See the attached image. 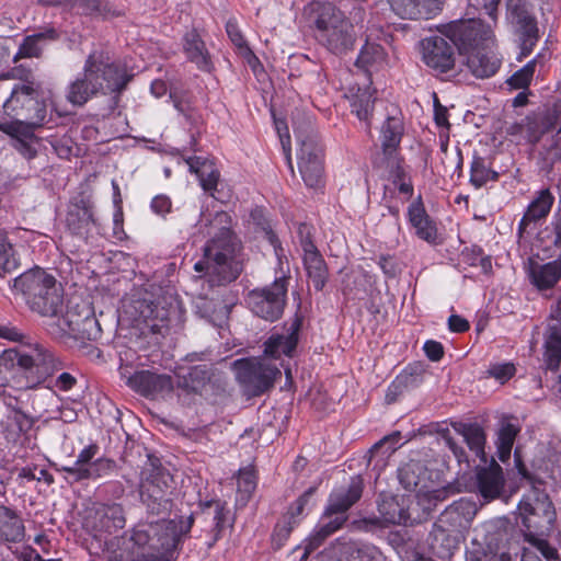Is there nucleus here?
<instances>
[{"mask_svg": "<svg viewBox=\"0 0 561 561\" xmlns=\"http://www.w3.org/2000/svg\"><path fill=\"white\" fill-rule=\"evenodd\" d=\"M194 516L178 519H154L148 516L131 530L121 552L107 561H174L181 545L193 527Z\"/></svg>", "mask_w": 561, "mask_h": 561, "instance_id": "nucleus-1", "label": "nucleus"}, {"mask_svg": "<svg viewBox=\"0 0 561 561\" xmlns=\"http://www.w3.org/2000/svg\"><path fill=\"white\" fill-rule=\"evenodd\" d=\"M231 217L226 211H217L207 225L206 233L210 239L204 247L203 259L195 263L194 270L206 273L211 285L231 283L242 272L240 245L231 231Z\"/></svg>", "mask_w": 561, "mask_h": 561, "instance_id": "nucleus-2", "label": "nucleus"}, {"mask_svg": "<svg viewBox=\"0 0 561 561\" xmlns=\"http://www.w3.org/2000/svg\"><path fill=\"white\" fill-rule=\"evenodd\" d=\"M515 462L518 473L528 481L530 490L518 504V517L526 528V539L548 560L557 559L558 552L545 539L539 538L549 531L556 520V511L545 489L543 481L531 474L515 453Z\"/></svg>", "mask_w": 561, "mask_h": 561, "instance_id": "nucleus-3", "label": "nucleus"}, {"mask_svg": "<svg viewBox=\"0 0 561 561\" xmlns=\"http://www.w3.org/2000/svg\"><path fill=\"white\" fill-rule=\"evenodd\" d=\"M445 35L466 56V64L477 78L493 76L500 60L492 53L494 34L491 25L481 20L454 21L445 26Z\"/></svg>", "mask_w": 561, "mask_h": 561, "instance_id": "nucleus-4", "label": "nucleus"}, {"mask_svg": "<svg viewBox=\"0 0 561 561\" xmlns=\"http://www.w3.org/2000/svg\"><path fill=\"white\" fill-rule=\"evenodd\" d=\"M129 80L125 65L113 61L104 50H93L85 60L83 76L69 84L67 100L81 106L100 92L123 91Z\"/></svg>", "mask_w": 561, "mask_h": 561, "instance_id": "nucleus-5", "label": "nucleus"}, {"mask_svg": "<svg viewBox=\"0 0 561 561\" xmlns=\"http://www.w3.org/2000/svg\"><path fill=\"white\" fill-rule=\"evenodd\" d=\"M305 15L314 26L318 42L331 53L342 55L354 47V26L333 3L312 1L306 5Z\"/></svg>", "mask_w": 561, "mask_h": 561, "instance_id": "nucleus-6", "label": "nucleus"}, {"mask_svg": "<svg viewBox=\"0 0 561 561\" xmlns=\"http://www.w3.org/2000/svg\"><path fill=\"white\" fill-rule=\"evenodd\" d=\"M12 290L42 317H56L62 309L64 289L44 268L34 267L15 277Z\"/></svg>", "mask_w": 561, "mask_h": 561, "instance_id": "nucleus-7", "label": "nucleus"}, {"mask_svg": "<svg viewBox=\"0 0 561 561\" xmlns=\"http://www.w3.org/2000/svg\"><path fill=\"white\" fill-rule=\"evenodd\" d=\"M265 237L274 249L282 275L276 277L271 285L249 291L245 300L255 316L267 321H275L280 318L286 305L289 277L285 275L284 264L288 266V261L277 236L268 230L265 232Z\"/></svg>", "mask_w": 561, "mask_h": 561, "instance_id": "nucleus-8", "label": "nucleus"}, {"mask_svg": "<svg viewBox=\"0 0 561 561\" xmlns=\"http://www.w3.org/2000/svg\"><path fill=\"white\" fill-rule=\"evenodd\" d=\"M362 493V479L353 477L347 490L334 491L330 495L328 506L319 524L307 539L302 558H307L310 552L314 551L329 536L344 525L347 520L346 512L360 499Z\"/></svg>", "mask_w": 561, "mask_h": 561, "instance_id": "nucleus-9", "label": "nucleus"}, {"mask_svg": "<svg viewBox=\"0 0 561 561\" xmlns=\"http://www.w3.org/2000/svg\"><path fill=\"white\" fill-rule=\"evenodd\" d=\"M466 549V561H513L518 547L501 520H489L474 530Z\"/></svg>", "mask_w": 561, "mask_h": 561, "instance_id": "nucleus-10", "label": "nucleus"}, {"mask_svg": "<svg viewBox=\"0 0 561 561\" xmlns=\"http://www.w3.org/2000/svg\"><path fill=\"white\" fill-rule=\"evenodd\" d=\"M382 158L376 160V165L383 169L393 190H398L404 196L402 203L408 201L413 194L411 179L397 154V148L401 141L402 124L396 117H388L381 130Z\"/></svg>", "mask_w": 561, "mask_h": 561, "instance_id": "nucleus-11", "label": "nucleus"}, {"mask_svg": "<svg viewBox=\"0 0 561 561\" xmlns=\"http://www.w3.org/2000/svg\"><path fill=\"white\" fill-rule=\"evenodd\" d=\"M15 364L25 370L27 378L34 379L27 381L26 388L42 383L65 367L64 362L51 350L41 344L34 345L28 352L7 351L0 356V368H9Z\"/></svg>", "mask_w": 561, "mask_h": 561, "instance_id": "nucleus-12", "label": "nucleus"}, {"mask_svg": "<svg viewBox=\"0 0 561 561\" xmlns=\"http://www.w3.org/2000/svg\"><path fill=\"white\" fill-rule=\"evenodd\" d=\"M49 332L55 336H69L76 340H98L102 330L92 308L87 302H73L62 314L50 317Z\"/></svg>", "mask_w": 561, "mask_h": 561, "instance_id": "nucleus-13", "label": "nucleus"}, {"mask_svg": "<svg viewBox=\"0 0 561 561\" xmlns=\"http://www.w3.org/2000/svg\"><path fill=\"white\" fill-rule=\"evenodd\" d=\"M140 481V499L151 515L165 514L171 510L170 495L173 489V479L169 471L151 459L142 470Z\"/></svg>", "mask_w": 561, "mask_h": 561, "instance_id": "nucleus-14", "label": "nucleus"}, {"mask_svg": "<svg viewBox=\"0 0 561 561\" xmlns=\"http://www.w3.org/2000/svg\"><path fill=\"white\" fill-rule=\"evenodd\" d=\"M299 144L298 169L305 184L310 188H318L323 184V157L318 137L310 124L306 128L294 127Z\"/></svg>", "mask_w": 561, "mask_h": 561, "instance_id": "nucleus-15", "label": "nucleus"}, {"mask_svg": "<svg viewBox=\"0 0 561 561\" xmlns=\"http://www.w3.org/2000/svg\"><path fill=\"white\" fill-rule=\"evenodd\" d=\"M236 377L244 391L253 397L261 396L273 388L280 370L265 358H241L233 363Z\"/></svg>", "mask_w": 561, "mask_h": 561, "instance_id": "nucleus-16", "label": "nucleus"}, {"mask_svg": "<svg viewBox=\"0 0 561 561\" xmlns=\"http://www.w3.org/2000/svg\"><path fill=\"white\" fill-rule=\"evenodd\" d=\"M123 314L135 325H144L152 333L162 334L168 329V311L146 298L124 301Z\"/></svg>", "mask_w": 561, "mask_h": 561, "instance_id": "nucleus-17", "label": "nucleus"}, {"mask_svg": "<svg viewBox=\"0 0 561 561\" xmlns=\"http://www.w3.org/2000/svg\"><path fill=\"white\" fill-rule=\"evenodd\" d=\"M37 96L31 85H18L11 91L10 96L4 99L3 111L8 116L15 118L44 121L46 110Z\"/></svg>", "mask_w": 561, "mask_h": 561, "instance_id": "nucleus-18", "label": "nucleus"}, {"mask_svg": "<svg viewBox=\"0 0 561 561\" xmlns=\"http://www.w3.org/2000/svg\"><path fill=\"white\" fill-rule=\"evenodd\" d=\"M443 26V35H434L421 42L422 59L424 64L437 73H447L455 67L454 46L448 43Z\"/></svg>", "mask_w": 561, "mask_h": 561, "instance_id": "nucleus-19", "label": "nucleus"}, {"mask_svg": "<svg viewBox=\"0 0 561 561\" xmlns=\"http://www.w3.org/2000/svg\"><path fill=\"white\" fill-rule=\"evenodd\" d=\"M412 494H381L378 502V513L383 525H408L420 523V515L412 512Z\"/></svg>", "mask_w": 561, "mask_h": 561, "instance_id": "nucleus-20", "label": "nucleus"}, {"mask_svg": "<svg viewBox=\"0 0 561 561\" xmlns=\"http://www.w3.org/2000/svg\"><path fill=\"white\" fill-rule=\"evenodd\" d=\"M477 511L474 502L460 499L449 505L439 515L435 524L442 529H447L462 537V534L469 529Z\"/></svg>", "mask_w": 561, "mask_h": 561, "instance_id": "nucleus-21", "label": "nucleus"}, {"mask_svg": "<svg viewBox=\"0 0 561 561\" xmlns=\"http://www.w3.org/2000/svg\"><path fill=\"white\" fill-rule=\"evenodd\" d=\"M127 385L146 398H157L169 394L173 390L171 376L150 370L136 371L128 377Z\"/></svg>", "mask_w": 561, "mask_h": 561, "instance_id": "nucleus-22", "label": "nucleus"}, {"mask_svg": "<svg viewBox=\"0 0 561 561\" xmlns=\"http://www.w3.org/2000/svg\"><path fill=\"white\" fill-rule=\"evenodd\" d=\"M301 320L296 317L284 329L283 333H274L266 340L264 343V354L274 359L279 358L282 355L291 357L298 344Z\"/></svg>", "mask_w": 561, "mask_h": 561, "instance_id": "nucleus-23", "label": "nucleus"}, {"mask_svg": "<svg viewBox=\"0 0 561 561\" xmlns=\"http://www.w3.org/2000/svg\"><path fill=\"white\" fill-rule=\"evenodd\" d=\"M301 247L304 250V265L307 276L314 289L320 291L324 288L329 277L325 261L309 237L301 238Z\"/></svg>", "mask_w": 561, "mask_h": 561, "instance_id": "nucleus-24", "label": "nucleus"}, {"mask_svg": "<svg viewBox=\"0 0 561 561\" xmlns=\"http://www.w3.org/2000/svg\"><path fill=\"white\" fill-rule=\"evenodd\" d=\"M512 23L520 38V55L527 57L538 39V27L535 18L524 8L514 7L511 10Z\"/></svg>", "mask_w": 561, "mask_h": 561, "instance_id": "nucleus-25", "label": "nucleus"}, {"mask_svg": "<svg viewBox=\"0 0 561 561\" xmlns=\"http://www.w3.org/2000/svg\"><path fill=\"white\" fill-rule=\"evenodd\" d=\"M125 524V513L121 504H104L95 511L93 528L100 535L115 533L124 528Z\"/></svg>", "mask_w": 561, "mask_h": 561, "instance_id": "nucleus-26", "label": "nucleus"}, {"mask_svg": "<svg viewBox=\"0 0 561 561\" xmlns=\"http://www.w3.org/2000/svg\"><path fill=\"white\" fill-rule=\"evenodd\" d=\"M553 203L554 196L549 188L538 191L519 221V232H524L530 224L546 219Z\"/></svg>", "mask_w": 561, "mask_h": 561, "instance_id": "nucleus-27", "label": "nucleus"}, {"mask_svg": "<svg viewBox=\"0 0 561 561\" xmlns=\"http://www.w3.org/2000/svg\"><path fill=\"white\" fill-rule=\"evenodd\" d=\"M477 486L481 496L486 501L500 496L504 486L502 468L494 463L488 468L479 469L477 472Z\"/></svg>", "mask_w": 561, "mask_h": 561, "instance_id": "nucleus-28", "label": "nucleus"}, {"mask_svg": "<svg viewBox=\"0 0 561 561\" xmlns=\"http://www.w3.org/2000/svg\"><path fill=\"white\" fill-rule=\"evenodd\" d=\"M543 347V362L547 368L557 370L561 364V320L549 319Z\"/></svg>", "mask_w": 561, "mask_h": 561, "instance_id": "nucleus-29", "label": "nucleus"}, {"mask_svg": "<svg viewBox=\"0 0 561 561\" xmlns=\"http://www.w3.org/2000/svg\"><path fill=\"white\" fill-rule=\"evenodd\" d=\"M531 284L539 290L552 288L561 278V252L557 260L546 264L533 263L529 268Z\"/></svg>", "mask_w": 561, "mask_h": 561, "instance_id": "nucleus-30", "label": "nucleus"}, {"mask_svg": "<svg viewBox=\"0 0 561 561\" xmlns=\"http://www.w3.org/2000/svg\"><path fill=\"white\" fill-rule=\"evenodd\" d=\"M25 528L20 516L11 508L0 505V541L20 542Z\"/></svg>", "mask_w": 561, "mask_h": 561, "instance_id": "nucleus-31", "label": "nucleus"}, {"mask_svg": "<svg viewBox=\"0 0 561 561\" xmlns=\"http://www.w3.org/2000/svg\"><path fill=\"white\" fill-rule=\"evenodd\" d=\"M400 484L410 493H417L430 485L424 466L419 461H410L399 468Z\"/></svg>", "mask_w": 561, "mask_h": 561, "instance_id": "nucleus-32", "label": "nucleus"}, {"mask_svg": "<svg viewBox=\"0 0 561 561\" xmlns=\"http://www.w3.org/2000/svg\"><path fill=\"white\" fill-rule=\"evenodd\" d=\"M408 214L409 220L415 229L416 236L426 242H435L437 237L436 226L430 219L422 204L420 202L412 203L409 206Z\"/></svg>", "mask_w": 561, "mask_h": 561, "instance_id": "nucleus-33", "label": "nucleus"}, {"mask_svg": "<svg viewBox=\"0 0 561 561\" xmlns=\"http://www.w3.org/2000/svg\"><path fill=\"white\" fill-rule=\"evenodd\" d=\"M57 37V32L54 28L26 36L20 44L19 50L14 55V60L39 57L47 43L56 41Z\"/></svg>", "mask_w": 561, "mask_h": 561, "instance_id": "nucleus-34", "label": "nucleus"}, {"mask_svg": "<svg viewBox=\"0 0 561 561\" xmlns=\"http://www.w3.org/2000/svg\"><path fill=\"white\" fill-rule=\"evenodd\" d=\"M184 53L187 59L195 64L201 70L210 69V56L205 47V43L196 31H191L184 36Z\"/></svg>", "mask_w": 561, "mask_h": 561, "instance_id": "nucleus-35", "label": "nucleus"}, {"mask_svg": "<svg viewBox=\"0 0 561 561\" xmlns=\"http://www.w3.org/2000/svg\"><path fill=\"white\" fill-rule=\"evenodd\" d=\"M186 163L190 171L198 176L203 190L213 195L219 180V171L213 162L202 157H191L186 160Z\"/></svg>", "mask_w": 561, "mask_h": 561, "instance_id": "nucleus-36", "label": "nucleus"}, {"mask_svg": "<svg viewBox=\"0 0 561 561\" xmlns=\"http://www.w3.org/2000/svg\"><path fill=\"white\" fill-rule=\"evenodd\" d=\"M431 536V548L433 553L440 559L449 558L454 550L458 548L461 538V536L453 531L437 527L436 524H434Z\"/></svg>", "mask_w": 561, "mask_h": 561, "instance_id": "nucleus-37", "label": "nucleus"}, {"mask_svg": "<svg viewBox=\"0 0 561 561\" xmlns=\"http://www.w3.org/2000/svg\"><path fill=\"white\" fill-rule=\"evenodd\" d=\"M392 10L402 19H430L434 15L426 0H390Z\"/></svg>", "mask_w": 561, "mask_h": 561, "instance_id": "nucleus-38", "label": "nucleus"}, {"mask_svg": "<svg viewBox=\"0 0 561 561\" xmlns=\"http://www.w3.org/2000/svg\"><path fill=\"white\" fill-rule=\"evenodd\" d=\"M442 491L434 490L431 488V485H427L426 488L421 489V491L412 495V512L421 516L420 522L425 519L436 507L437 503L442 500Z\"/></svg>", "mask_w": 561, "mask_h": 561, "instance_id": "nucleus-39", "label": "nucleus"}, {"mask_svg": "<svg viewBox=\"0 0 561 561\" xmlns=\"http://www.w3.org/2000/svg\"><path fill=\"white\" fill-rule=\"evenodd\" d=\"M19 118L15 122L0 124V130L27 144L34 138V128L39 126L43 121L30 119V123H24Z\"/></svg>", "mask_w": 561, "mask_h": 561, "instance_id": "nucleus-40", "label": "nucleus"}, {"mask_svg": "<svg viewBox=\"0 0 561 561\" xmlns=\"http://www.w3.org/2000/svg\"><path fill=\"white\" fill-rule=\"evenodd\" d=\"M351 93V105L352 111L356 114V116L360 121H368L371 114L374 100L373 93L369 88H358L355 93H353V88L350 89Z\"/></svg>", "mask_w": 561, "mask_h": 561, "instance_id": "nucleus-41", "label": "nucleus"}, {"mask_svg": "<svg viewBox=\"0 0 561 561\" xmlns=\"http://www.w3.org/2000/svg\"><path fill=\"white\" fill-rule=\"evenodd\" d=\"M457 431L461 434L471 451L478 457L484 456L485 435L478 424H461Z\"/></svg>", "mask_w": 561, "mask_h": 561, "instance_id": "nucleus-42", "label": "nucleus"}, {"mask_svg": "<svg viewBox=\"0 0 561 561\" xmlns=\"http://www.w3.org/2000/svg\"><path fill=\"white\" fill-rule=\"evenodd\" d=\"M116 462L108 458H98L93 461L89 469L77 470V477L83 480H96L107 477L114 472Z\"/></svg>", "mask_w": 561, "mask_h": 561, "instance_id": "nucleus-43", "label": "nucleus"}, {"mask_svg": "<svg viewBox=\"0 0 561 561\" xmlns=\"http://www.w3.org/2000/svg\"><path fill=\"white\" fill-rule=\"evenodd\" d=\"M99 451V446L91 444L84 447L78 455L76 461L71 466L61 467V471L66 472L75 482H80L81 478L77 477L76 471L81 469H89L93 463V458Z\"/></svg>", "mask_w": 561, "mask_h": 561, "instance_id": "nucleus-44", "label": "nucleus"}, {"mask_svg": "<svg viewBox=\"0 0 561 561\" xmlns=\"http://www.w3.org/2000/svg\"><path fill=\"white\" fill-rule=\"evenodd\" d=\"M385 50L379 44L366 43L359 51L356 66L369 68L380 66L385 61Z\"/></svg>", "mask_w": 561, "mask_h": 561, "instance_id": "nucleus-45", "label": "nucleus"}, {"mask_svg": "<svg viewBox=\"0 0 561 561\" xmlns=\"http://www.w3.org/2000/svg\"><path fill=\"white\" fill-rule=\"evenodd\" d=\"M517 430L512 424L501 428L497 438V456L501 461L505 462L510 458Z\"/></svg>", "mask_w": 561, "mask_h": 561, "instance_id": "nucleus-46", "label": "nucleus"}, {"mask_svg": "<svg viewBox=\"0 0 561 561\" xmlns=\"http://www.w3.org/2000/svg\"><path fill=\"white\" fill-rule=\"evenodd\" d=\"M18 265L12 244L8 241L5 232L0 230V274L10 273Z\"/></svg>", "mask_w": 561, "mask_h": 561, "instance_id": "nucleus-47", "label": "nucleus"}, {"mask_svg": "<svg viewBox=\"0 0 561 561\" xmlns=\"http://www.w3.org/2000/svg\"><path fill=\"white\" fill-rule=\"evenodd\" d=\"M238 493L241 501H248L256 488V477L251 468H243L238 473Z\"/></svg>", "mask_w": 561, "mask_h": 561, "instance_id": "nucleus-48", "label": "nucleus"}, {"mask_svg": "<svg viewBox=\"0 0 561 561\" xmlns=\"http://www.w3.org/2000/svg\"><path fill=\"white\" fill-rule=\"evenodd\" d=\"M497 173L488 169L481 158L473 159L471 163L470 182L477 187L483 186L488 181L495 180Z\"/></svg>", "mask_w": 561, "mask_h": 561, "instance_id": "nucleus-49", "label": "nucleus"}, {"mask_svg": "<svg viewBox=\"0 0 561 561\" xmlns=\"http://www.w3.org/2000/svg\"><path fill=\"white\" fill-rule=\"evenodd\" d=\"M516 373L513 363H495L491 364L486 370L489 377L494 378L500 383L508 381Z\"/></svg>", "mask_w": 561, "mask_h": 561, "instance_id": "nucleus-50", "label": "nucleus"}, {"mask_svg": "<svg viewBox=\"0 0 561 561\" xmlns=\"http://www.w3.org/2000/svg\"><path fill=\"white\" fill-rule=\"evenodd\" d=\"M8 421H10L16 428L15 431L9 433L8 438L10 435H12L13 438L19 436L21 433L30 430L33 424L32 419L23 413L20 409H14L11 411V413L8 415Z\"/></svg>", "mask_w": 561, "mask_h": 561, "instance_id": "nucleus-51", "label": "nucleus"}, {"mask_svg": "<svg viewBox=\"0 0 561 561\" xmlns=\"http://www.w3.org/2000/svg\"><path fill=\"white\" fill-rule=\"evenodd\" d=\"M534 71H535V60H531L528 64H526L522 69L516 71L510 78L508 83L515 89L526 88L529 84V82L531 81Z\"/></svg>", "mask_w": 561, "mask_h": 561, "instance_id": "nucleus-52", "label": "nucleus"}, {"mask_svg": "<svg viewBox=\"0 0 561 561\" xmlns=\"http://www.w3.org/2000/svg\"><path fill=\"white\" fill-rule=\"evenodd\" d=\"M170 96L173 100V105L176 108V111L180 114H182L188 123L195 124L197 117H196L194 108L191 106L190 102L182 100V99H178L176 96H174L172 94Z\"/></svg>", "mask_w": 561, "mask_h": 561, "instance_id": "nucleus-53", "label": "nucleus"}, {"mask_svg": "<svg viewBox=\"0 0 561 561\" xmlns=\"http://www.w3.org/2000/svg\"><path fill=\"white\" fill-rule=\"evenodd\" d=\"M316 492V488L311 486L307 491L304 492L302 495L298 497L296 503L290 507V515L293 518L298 517L302 514L305 506L307 505L308 501L313 496Z\"/></svg>", "mask_w": 561, "mask_h": 561, "instance_id": "nucleus-54", "label": "nucleus"}, {"mask_svg": "<svg viewBox=\"0 0 561 561\" xmlns=\"http://www.w3.org/2000/svg\"><path fill=\"white\" fill-rule=\"evenodd\" d=\"M276 129L283 146V149L286 153V159L288 164L291 167V157H290V137L288 134V128L283 122H275Z\"/></svg>", "mask_w": 561, "mask_h": 561, "instance_id": "nucleus-55", "label": "nucleus"}, {"mask_svg": "<svg viewBox=\"0 0 561 561\" xmlns=\"http://www.w3.org/2000/svg\"><path fill=\"white\" fill-rule=\"evenodd\" d=\"M171 201L165 195H157L151 201V209L159 216H164L171 210Z\"/></svg>", "mask_w": 561, "mask_h": 561, "instance_id": "nucleus-56", "label": "nucleus"}, {"mask_svg": "<svg viewBox=\"0 0 561 561\" xmlns=\"http://www.w3.org/2000/svg\"><path fill=\"white\" fill-rule=\"evenodd\" d=\"M82 216L79 218V225L75 224V213L71 210L67 216V222L69 227H72L75 231H79L81 228L87 227L92 221V213L89 208H83Z\"/></svg>", "mask_w": 561, "mask_h": 561, "instance_id": "nucleus-57", "label": "nucleus"}, {"mask_svg": "<svg viewBox=\"0 0 561 561\" xmlns=\"http://www.w3.org/2000/svg\"><path fill=\"white\" fill-rule=\"evenodd\" d=\"M423 350H424L426 356L433 362L439 360L444 355L443 345L437 341H433V340L426 341Z\"/></svg>", "mask_w": 561, "mask_h": 561, "instance_id": "nucleus-58", "label": "nucleus"}, {"mask_svg": "<svg viewBox=\"0 0 561 561\" xmlns=\"http://www.w3.org/2000/svg\"><path fill=\"white\" fill-rule=\"evenodd\" d=\"M77 383V378L70 373H61L54 381V387L60 391H69Z\"/></svg>", "mask_w": 561, "mask_h": 561, "instance_id": "nucleus-59", "label": "nucleus"}, {"mask_svg": "<svg viewBox=\"0 0 561 561\" xmlns=\"http://www.w3.org/2000/svg\"><path fill=\"white\" fill-rule=\"evenodd\" d=\"M227 34L231 42L239 48L245 47V41L237 25V23L229 21L226 25Z\"/></svg>", "mask_w": 561, "mask_h": 561, "instance_id": "nucleus-60", "label": "nucleus"}, {"mask_svg": "<svg viewBox=\"0 0 561 561\" xmlns=\"http://www.w3.org/2000/svg\"><path fill=\"white\" fill-rule=\"evenodd\" d=\"M448 328L453 332L461 333L469 330L470 325L465 318L458 314H453L448 318Z\"/></svg>", "mask_w": 561, "mask_h": 561, "instance_id": "nucleus-61", "label": "nucleus"}, {"mask_svg": "<svg viewBox=\"0 0 561 561\" xmlns=\"http://www.w3.org/2000/svg\"><path fill=\"white\" fill-rule=\"evenodd\" d=\"M380 553L375 547L364 546L357 550L358 561H379Z\"/></svg>", "mask_w": 561, "mask_h": 561, "instance_id": "nucleus-62", "label": "nucleus"}, {"mask_svg": "<svg viewBox=\"0 0 561 561\" xmlns=\"http://www.w3.org/2000/svg\"><path fill=\"white\" fill-rule=\"evenodd\" d=\"M434 116L435 122L438 126H447L448 119H447V108L439 104L438 99L435 96L434 102Z\"/></svg>", "mask_w": 561, "mask_h": 561, "instance_id": "nucleus-63", "label": "nucleus"}, {"mask_svg": "<svg viewBox=\"0 0 561 561\" xmlns=\"http://www.w3.org/2000/svg\"><path fill=\"white\" fill-rule=\"evenodd\" d=\"M22 336V333L14 327L0 325V337L10 341H20Z\"/></svg>", "mask_w": 561, "mask_h": 561, "instance_id": "nucleus-64", "label": "nucleus"}]
</instances>
